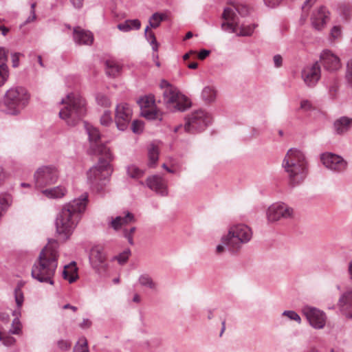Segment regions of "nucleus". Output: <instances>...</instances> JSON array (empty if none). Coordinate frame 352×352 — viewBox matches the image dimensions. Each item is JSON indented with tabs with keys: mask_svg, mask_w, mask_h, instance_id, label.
<instances>
[{
	"mask_svg": "<svg viewBox=\"0 0 352 352\" xmlns=\"http://www.w3.org/2000/svg\"><path fill=\"white\" fill-rule=\"evenodd\" d=\"M162 20L163 15L160 14L159 13L153 14L149 19V27L153 28H157L160 25V23L162 21Z\"/></svg>",
	"mask_w": 352,
	"mask_h": 352,
	"instance_id": "41",
	"label": "nucleus"
},
{
	"mask_svg": "<svg viewBox=\"0 0 352 352\" xmlns=\"http://www.w3.org/2000/svg\"><path fill=\"white\" fill-rule=\"evenodd\" d=\"M148 166L154 167L159 158L158 148L153 144L149 146L148 150Z\"/></svg>",
	"mask_w": 352,
	"mask_h": 352,
	"instance_id": "32",
	"label": "nucleus"
},
{
	"mask_svg": "<svg viewBox=\"0 0 352 352\" xmlns=\"http://www.w3.org/2000/svg\"><path fill=\"white\" fill-rule=\"evenodd\" d=\"M321 76L320 65L316 62L311 65H307L302 71V78L305 84L309 87H314L318 82Z\"/></svg>",
	"mask_w": 352,
	"mask_h": 352,
	"instance_id": "19",
	"label": "nucleus"
},
{
	"mask_svg": "<svg viewBox=\"0 0 352 352\" xmlns=\"http://www.w3.org/2000/svg\"><path fill=\"white\" fill-rule=\"evenodd\" d=\"M41 193L49 199H60L66 195L67 190L64 186H58L43 190Z\"/></svg>",
	"mask_w": 352,
	"mask_h": 352,
	"instance_id": "27",
	"label": "nucleus"
},
{
	"mask_svg": "<svg viewBox=\"0 0 352 352\" xmlns=\"http://www.w3.org/2000/svg\"><path fill=\"white\" fill-rule=\"evenodd\" d=\"M329 20V12L324 6L320 7L311 16L312 25L318 30H321Z\"/></svg>",
	"mask_w": 352,
	"mask_h": 352,
	"instance_id": "21",
	"label": "nucleus"
},
{
	"mask_svg": "<svg viewBox=\"0 0 352 352\" xmlns=\"http://www.w3.org/2000/svg\"><path fill=\"white\" fill-rule=\"evenodd\" d=\"M63 277L64 279L67 280L69 283H72L76 281L78 278L76 262L72 261L69 265L64 267Z\"/></svg>",
	"mask_w": 352,
	"mask_h": 352,
	"instance_id": "28",
	"label": "nucleus"
},
{
	"mask_svg": "<svg viewBox=\"0 0 352 352\" xmlns=\"http://www.w3.org/2000/svg\"><path fill=\"white\" fill-rule=\"evenodd\" d=\"M96 101L98 105L103 107H109L111 105V101L109 98L102 94H98L96 96Z\"/></svg>",
	"mask_w": 352,
	"mask_h": 352,
	"instance_id": "43",
	"label": "nucleus"
},
{
	"mask_svg": "<svg viewBox=\"0 0 352 352\" xmlns=\"http://www.w3.org/2000/svg\"><path fill=\"white\" fill-rule=\"evenodd\" d=\"M236 13L245 16L249 13V8L246 6L239 5L234 8H226L222 14L226 21L221 24L223 30L230 32H236L239 26V19Z\"/></svg>",
	"mask_w": 352,
	"mask_h": 352,
	"instance_id": "10",
	"label": "nucleus"
},
{
	"mask_svg": "<svg viewBox=\"0 0 352 352\" xmlns=\"http://www.w3.org/2000/svg\"><path fill=\"white\" fill-rule=\"evenodd\" d=\"M74 352H89L87 342L85 339H82L74 348Z\"/></svg>",
	"mask_w": 352,
	"mask_h": 352,
	"instance_id": "45",
	"label": "nucleus"
},
{
	"mask_svg": "<svg viewBox=\"0 0 352 352\" xmlns=\"http://www.w3.org/2000/svg\"><path fill=\"white\" fill-rule=\"evenodd\" d=\"M136 228L135 227H132L130 230H124V236L128 240V242L130 245H133V234L135 232Z\"/></svg>",
	"mask_w": 352,
	"mask_h": 352,
	"instance_id": "49",
	"label": "nucleus"
},
{
	"mask_svg": "<svg viewBox=\"0 0 352 352\" xmlns=\"http://www.w3.org/2000/svg\"><path fill=\"white\" fill-rule=\"evenodd\" d=\"M100 123L103 126H109L112 123V118L110 111L106 110L104 111L100 118Z\"/></svg>",
	"mask_w": 352,
	"mask_h": 352,
	"instance_id": "46",
	"label": "nucleus"
},
{
	"mask_svg": "<svg viewBox=\"0 0 352 352\" xmlns=\"http://www.w3.org/2000/svg\"><path fill=\"white\" fill-rule=\"evenodd\" d=\"M23 286V284L22 283H19L16 287L14 289L15 302L19 308L22 307L24 300L23 293L21 290Z\"/></svg>",
	"mask_w": 352,
	"mask_h": 352,
	"instance_id": "35",
	"label": "nucleus"
},
{
	"mask_svg": "<svg viewBox=\"0 0 352 352\" xmlns=\"http://www.w3.org/2000/svg\"><path fill=\"white\" fill-rule=\"evenodd\" d=\"M283 316L287 317L292 320L297 322L298 324L301 322V318L300 316L294 311L285 310L282 314Z\"/></svg>",
	"mask_w": 352,
	"mask_h": 352,
	"instance_id": "44",
	"label": "nucleus"
},
{
	"mask_svg": "<svg viewBox=\"0 0 352 352\" xmlns=\"http://www.w3.org/2000/svg\"><path fill=\"white\" fill-rule=\"evenodd\" d=\"M131 254L130 250H126L119 255L116 257V259L118 261V263L121 265L124 264L127 260L129 259V255Z\"/></svg>",
	"mask_w": 352,
	"mask_h": 352,
	"instance_id": "47",
	"label": "nucleus"
},
{
	"mask_svg": "<svg viewBox=\"0 0 352 352\" xmlns=\"http://www.w3.org/2000/svg\"><path fill=\"white\" fill-rule=\"evenodd\" d=\"M73 37L75 43L78 45H90L94 41L93 34L79 27L74 29Z\"/></svg>",
	"mask_w": 352,
	"mask_h": 352,
	"instance_id": "23",
	"label": "nucleus"
},
{
	"mask_svg": "<svg viewBox=\"0 0 352 352\" xmlns=\"http://www.w3.org/2000/svg\"><path fill=\"white\" fill-rule=\"evenodd\" d=\"M21 323L19 318H14L12 322V327L10 330L11 334L19 335L21 333Z\"/></svg>",
	"mask_w": 352,
	"mask_h": 352,
	"instance_id": "42",
	"label": "nucleus"
},
{
	"mask_svg": "<svg viewBox=\"0 0 352 352\" xmlns=\"http://www.w3.org/2000/svg\"><path fill=\"white\" fill-rule=\"evenodd\" d=\"M316 0H306L302 6V10H305L306 8L309 9L316 2Z\"/></svg>",
	"mask_w": 352,
	"mask_h": 352,
	"instance_id": "63",
	"label": "nucleus"
},
{
	"mask_svg": "<svg viewBox=\"0 0 352 352\" xmlns=\"http://www.w3.org/2000/svg\"><path fill=\"white\" fill-rule=\"evenodd\" d=\"M338 83L336 80H334L333 84L329 87V91L331 96L332 98H335L336 95V92L338 90Z\"/></svg>",
	"mask_w": 352,
	"mask_h": 352,
	"instance_id": "53",
	"label": "nucleus"
},
{
	"mask_svg": "<svg viewBox=\"0 0 352 352\" xmlns=\"http://www.w3.org/2000/svg\"><path fill=\"white\" fill-rule=\"evenodd\" d=\"M12 203V197L10 194L2 193L0 195V210L6 211Z\"/></svg>",
	"mask_w": 352,
	"mask_h": 352,
	"instance_id": "38",
	"label": "nucleus"
},
{
	"mask_svg": "<svg viewBox=\"0 0 352 352\" xmlns=\"http://www.w3.org/2000/svg\"><path fill=\"white\" fill-rule=\"evenodd\" d=\"M338 306L346 317L352 318V288L340 296Z\"/></svg>",
	"mask_w": 352,
	"mask_h": 352,
	"instance_id": "22",
	"label": "nucleus"
},
{
	"mask_svg": "<svg viewBox=\"0 0 352 352\" xmlns=\"http://www.w3.org/2000/svg\"><path fill=\"white\" fill-rule=\"evenodd\" d=\"M131 129L135 133H141L143 130V122L138 120H133L131 124Z\"/></svg>",
	"mask_w": 352,
	"mask_h": 352,
	"instance_id": "48",
	"label": "nucleus"
},
{
	"mask_svg": "<svg viewBox=\"0 0 352 352\" xmlns=\"http://www.w3.org/2000/svg\"><path fill=\"white\" fill-rule=\"evenodd\" d=\"M140 27L141 22L138 19H127L117 25L118 29L124 32H127L132 30H139Z\"/></svg>",
	"mask_w": 352,
	"mask_h": 352,
	"instance_id": "29",
	"label": "nucleus"
},
{
	"mask_svg": "<svg viewBox=\"0 0 352 352\" xmlns=\"http://www.w3.org/2000/svg\"><path fill=\"white\" fill-rule=\"evenodd\" d=\"M331 35L333 38H338L341 35V30L338 26H334L331 31Z\"/></svg>",
	"mask_w": 352,
	"mask_h": 352,
	"instance_id": "56",
	"label": "nucleus"
},
{
	"mask_svg": "<svg viewBox=\"0 0 352 352\" xmlns=\"http://www.w3.org/2000/svg\"><path fill=\"white\" fill-rule=\"evenodd\" d=\"M88 202V194L85 192L79 197L74 199L64 205L56 219V232L64 240L68 239L72 234L84 212Z\"/></svg>",
	"mask_w": 352,
	"mask_h": 352,
	"instance_id": "1",
	"label": "nucleus"
},
{
	"mask_svg": "<svg viewBox=\"0 0 352 352\" xmlns=\"http://www.w3.org/2000/svg\"><path fill=\"white\" fill-rule=\"evenodd\" d=\"M255 27V25H245L239 24L236 33L240 36H250L254 32Z\"/></svg>",
	"mask_w": 352,
	"mask_h": 352,
	"instance_id": "37",
	"label": "nucleus"
},
{
	"mask_svg": "<svg viewBox=\"0 0 352 352\" xmlns=\"http://www.w3.org/2000/svg\"><path fill=\"white\" fill-rule=\"evenodd\" d=\"M135 221L134 216L132 213L127 212L124 217L118 216L112 218L110 226L116 230H119L122 226L127 224Z\"/></svg>",
	"mask_w": 352,
	"mask_h": 352,
	"instance_id": "26",
	"label": "nucleus"
},
{
	"mask_svg": "<svg viewBox=\"0 0 352 352\" xmlns=\"http://www.w3.org/2000/svg\"><path fill=\"white\" fill-rule=\"evenodd\" d=\"M210 52L209 50H202L199 52V53L198 54V58L200 60H204L210 54Z\"/></svg>",
	"mask_w": 352,
	"mask_h": 352,
	"instance_id": "61",
	"label": "nucleus"
},
{
	"mask_svg": "<svg viewBox=\"0 0 352 352\" xmlns=\"http://www.w3.org/2000/svg\"><path fill=\"white\" fill-rule=\"evenodd\" d=\"M8 51L3 47H0V87L3 86L9 77Z\"/></svg>",
	"mask_w": 352,
	"mask_h": 352,
	"instance_id": "25",
	"label": "nucleus"
},
{
	"mask_svg": "<svg viewBox=\"0 0 352 352\" xmlns=\"http://www.w3.org/2000/svg\"><path fill=\"white\" fill-rule=\"evenodd\" d=\"M149 26H147L144 30V35L146 40L151 43L157 41L155 36L153 32H148Z\"/></svg>",
	"mask_w": 352,
	"mask_h": 352,
	"instance_id": "51",
	"label": "nucleus"
},
{
	"mask_svg": "<svg viewBox=\"0 0 352 352\" xmlns=\"http://www.w3.org/2000/svg\"><path fill=\"white\" fill-rule=\"evenodd\" d=\"M91 322L87 318L83 319L82 322L80 324V327L82 329L89 328V327H91Z\"/></svg>",
	"mask_w": 352,
	"mask_h": 352,
	"instance_id": "62",
	"label": "nucleus"
},
{
	"mask_svg": "<svg viewBox=\"0 0 352 352\" xmlns=\"http://www.w3.org/2000/svg\"><path fill=\"white\" fill-rule=\"evenodd\" d=\"M111 159L102 156L96 165L92 166L87 172V179L91 187L97 192L102 190L108 184L109 178L113 173L110 165Z\"/></svg>",
	"mask_w": 352,
	"mask_h": 352,
	"instance_id": "7",
	"label": "nucleus"
},
{
	"mask_svg": "<svg viewBox=\"0 0 352 352\" xmlns=\"http://www.w3.org/2000/svg\"><path fill=\"white\" fill-rule=\"evenodd\" d=\"M87 132L90 141V149L92 153L111 159V153L109 148L100 142V133L98 129L92 126H87Z\"/></svg>",
	"mask_w": 352,
	"mask_h": 352,
	"instance_id": "13",
	"label": "nucleus"
},
{
	"mask_svg": "<svg viewBox=\"0 0 352 352\" xmlns=\"http://www.w3.org/2000/svg\"><path fill=\"white\" fill-rule=\"evenodd\" d=\"M70 1L75 8L80 9L83 6L84 0H70Z\"/></svg>",
	"mask_w": 352,
	"mask_h": 352,
	"instance_id": "60",
	"label": "nucleus"
},
{
	"mask_svg": "<svg viewBox=\"0 0 352 352\" xmlns=\"http://www.w3.org/2000/svg\"><path fill=\"white\" fill-rule=\"evenodd\" d=\"M3 343L6 346H12L16 342L15 338L11 336H6L3 339Z\"/></svg>",
	"mask_w": 352,
	"mask_h": 352,
	"instance_id": "57",
	"label": "nucleus"
},
{
	"mask_svg": "<svg viewBox=\"0 0 352 352\" xmlns=\"http://www.w3.org/2000/svg\"><path fill=\"white\" fill-rule=\"evenodd\" d=\"M273 61L276 67H280L282 65L283 58L280 54H276L274 56Z\"/></svg>",
	"mask_w": 352,
	"mask_h": 352,
	"instance_id": "58",
	"label": "nucleus"
},
{
	"mask_svg": "<svg viewBox=\"0 0 352 352\" xmlns=\"http://www.w3.org/2000/svg\"><path fill=\"white\" fill-rule=\"evenodd\" d=\"M227 248V246L226 245H224L222 242L221 244H219L217 248H216V252L217 254H221L222 252H223L225 248Z\"/></svg>",
	"mask_w": 352,
	"mask_h": 352,
	"instance_id": "64",
	"label": "nucleus"
},
{
	"mask_svg": "<svg viewBox=\"0 0 352 352\" xmlns=\"http://www.w3.org/2000/svg\"><path fill=\"white\" fill-rule=\"evenodd\" d=\"M138 282L141 286L149 288L152 290L157 289V283L153 280L151 276L147 274H143L140 276Z\"/></svg>",
	"mask_w": 352,
	"mask_h": 352,
	"instance_id": "30",
	"label": "nucleus"
},
{
	"mask_svg": "<svg viewBox=\"0 0 352 352\" xmlns=\"http://www.w3.org/2000/svg\"><path fill=\"white\" fill-rule=\"evenodd\" d=\"M30 94L23 87H16L8 89L4 96V111L7 114L16 116L28 105Z\"/></svg>",
	"mask_w": 352,
	"mask_h": 352,
	"instance_id": "6",
	"label": "nucleus"
},
{
	"mask_svg": "<svg viewBox=\"0 0 352 352\" xmlns=\"http://www.w3.org/2000/svg\"><path fill=\"white\" fill-rule=\"evenodd\" d=\"M265 4L269 8H274L278 6L282 0H263Z\"/></svg>",
	"mask_w": 352,
	"mask_h": 352,
	"instance_id": "59",
	"label": "nucleus"
},
{
	"mask_svg": "<svg viewBox=\"0 0 352 352\" xmlns=\"http://www.w3.org/2000/svg\"><path fill=\"white\" fill-rule=\"evenodd\" d=\"M302 312L314 329H320L325 326L327 316L324 311L316 307L305 306L302 309Z\"/></svg>",
	"mask_w": 352,
	"mask_h": 352,
	"instance_id": "16",
	"label": "nucleus"
},
{
	"mask_svg": "<svg viewBox=\"0 0 352 352\" xmlns=\"http://www.w3.org/2000/svg\"><path fill=\"white\" fill-rule=\"evenodd\" d=\"M312 108L311 103L307 100H303L300 102V109L304 111L311 110Z\"/></svg>",
	"mask_w": 352,
	"mask_h": 352,
	"instance_id": "55",
	"label": "nucleus"
},
{
	"mask_svg": "<svg viewBox=\"0 0 352 352\" xmlns=\"http://www.w3.org/2000/svg\"><path fill=\"white\" fill-rule=\"evenodd\" d=\"M252 236L251 229L244 224L231 227L228 233L221 238L222 243L229 251L235 252L239 250L243 244L250 241Z\"/></svg>",
	"mask_w": 352,
	"mask_h": 352,
	"instance_id": "8",
	"label": "nucleus"
},
{
	"mask_svg": "<svg viewBox=\"0 0 352 352\" xmlns=\"http://www.w3.org/2000/svg\"><path fill=\"white\" fill-rule=\"evenodd\" d=\"M127 174L131 178L138 179L143 177L144 171L135 165H130L127 167Z\"/></svg>",
	"mask_w": 352,
	"mask_h": 352,
	"instance_id": "36",
	"label": "nucleus"
},
{
	"mask_svg": "<svg viewBox=\"0 0 352 352\" xmlns=\"http://www.w3.org/2000/svg\"><path fill=\"white\" fill-rule=\"evenodd\" d=\"M342 13L345 18H348L352 14V7L349 5H344L342 7Z\"/></svg>",
	"mask_w": 352,
	"mask_h": 352,
	"instance_id": "54",
	"label": "nucleus"
},
{
	"mask_svg": "<svg viewBox=\"0 0 352 352\" xmlns=\"http://www.w3.org/2000/svg\"><path fill=\"white\" fill-rule=\"evenodd\" d=\"M320 160L327 169L338 173L345 171L348 166L347 162L342 157L332 153H322Z\"/></svg>",
	"mask_w": 352,
	"mask_h": 352,
	"instance_id": "14",
	"label": "nucleus"
},
{
	"mask_svg": "<svg viewBox=\"0 0 352 352\" xmlns=\"http://www.w3.org/2000/svg\"><path fill=\"white\" fill-rule=\"evenodd\" d=\"M146 185L152 190L162 196L168 195V190L166 181L160 175H155L146 179Z\"/></svg>",
	"mask_w": 352,
	"mask_h": 352,
	"instance_id": "20",
	"label": "nucleus"
},
{
	"mask_svg": "<svg viewBox=\"0 0 352 352\" xmlns=\"http://www.w3.org/2000/svg\"><path fill=\"white\" fill-rule=\"evenodd\" d=\"M320 60L324 69L329 72H336L341 68L340 58L329 50H324L321 52Z\"/></svg>",
	"mask_w": 352,
	"mask_h": 352,
	"instance_id": "18",
	"label": "nucleus"
},
{
	"mask_svg": "<svg viewBox=\"0 0 352 352\" xmlns=\"http://www.w3.org/2000/svg\"><path fill=\"white\" fill-rule=\"evenodd\" d=\"M283 167L288 175L290 184L294 186L301 183L308 174L305 155L296 148H290L287 151L283 161Z\"/></svg>",
	"mask_w": 352,
	"mask_h": 352,
	"instance_id": "3",
	"label": "nucleus"
},
{
	"mask_svg": "<svg viewBox=\"0 0 352 352\" xmlns=\"http://www.w3.org/2000/svg\"><path fill=\"white\" fill-rule=\"evenodd\" d=\"M133 116V109L131 107L125 102L118 104L116 107L115 122L118 129L120 131L126 130Z\"/></svg>",
	"mask_w": 352,
	"mask_h": 352,
	"instance_id": "15",
	"label": "nucleus"
},
{
	"mask_svg": "<svg viewBox=\"0 0 352 352\" xmlns=\"http://www.w3.org/2000/svg\"><path fill=\"white\" fill-rule=\"evenodd\" d=\"M345 80L348 86L352 88V58L349 60L346 63Z\"/></svg>",
	"mask_w": 352,
	"mask_h": 352,
	"instance_id": "40",
	"label": "nucleus"
},
{
	"mask_svg": "<svg viewBox=\"0 0 352 352\" xmlns=\"http://www.w3.org/2000/svg\"><path fill=\"white\" fill-rule=\"evenodd\" d=\"M106 74L111 77L117 76L121 69V67L113 61H106Z\"/></svg>",
	"mask_w": 352,
	"mask_h": 352,
	"instance_id": "34",
	"label": "nucleus"
},
{
	"mask_svg": "<svg viewBox=\"0 0 352 352\" xmlns=\"http://www.w3.org/2000/svg\"><path fill=\"white\" fill-rule=\"evenodd\" d=\"M266 215L268 222L274 223L292 218L294 209L283 202L274 203L268 208Z\"/></svg>",
	"mask_w": 352,
	"mask_h": 352,
	"instance_id": "12",
	"label": "nucleus"
},
{
	"mask_svg": "<svg viewBox=\"0 0 352 352\" xmlns=\"http://www.w3.org/2000/svg\"><path fill=\"white\" fill-rule=\"evenodd\" d=\"M160 87L162 89L163 102L171 111H185L191 106L189 99L166 80H162Z\"/></svg>",
	"mask_w": 352,
	"mask_h": 352,
	"instance_id": "5",
	"label": "nucleus"
},
{
	"mask_svg": "<svg viewBox=\"0 0 352 352\" xmlns=\"http://www.w3.org/2000/svg\"><path fill=\"white\" fill-rule=\"evenodd\" d=\"M56 241H50L39 253L32 268V276L40 283L54 285L59 253Z\"/></svg>",
	"mask_w": 352,
	"mask_h": 352,
	"instance_id": "2",
	"label": "nucleus"
},
{
	"mask_svg": "<svg viewBox=\"0 0 352 352\" xmlns=\"http://www.w3.org/2000/svg\"><path fill=\"white\" fill-rule=\"evenodd\" d=\"M89 262L92 267L99 274H103L107 267L106 256L100 246H94L89 253Z\"/></svg>",
	"mask_w": 352,
	"mask_h": 352,
	"instance_id": "17",
	"label": "nucleus"
},
{
	"mask_svg": "<svg viewBox=\"0 0 352 352\" xmlns=\"http://www.w3.org/2000/svg\"><path fill=\"white\" fill-rule=\"evenodd\" d=\"M60 104H64V107L59 111V117L68 126L76 125L87 113L85 100L79 94H67L65 98L61 100Z\"/></svg>",
	"mask_w": 352,
	"mask_h": 352,
	"instance_id": "4",
	"label": "nucleus"
},
{
	"mask_svg": "<svg viewBox=\"0 0 352 352\" xmlns=\"http://www.w3.org/2000/svg\"><path fill=\"white\" fill-rule=\"evenodd\" d=\"M57 346L61 351H67L71 347V343L68 340L61 339L57 342Z\"/></svg>",
	"mask_w": 352,
	"mask_h": 352,
	"instance_id": "50",
	"label": "nucleus"
},
{
	"mask_svg": "<svg viewBox=\"0 0 352 352\" xmlns=\"http://www.w3.org/2000/svg\"><path fill=\"white\" fill-rule=\"evenodd\" d=\"M58 177V170L54 166H41L36 170L34 175L35 187L41 188L53 184L57 181Z\"/></svg>",
	"mask_w": 352,
	"mask_h": 352,
	"instance_id": "11",
	"label": "nucleus"
},
{
	"mask_svg": "<svg viewBox=\"0 0 352 352\" xmlns=\"http://www.w3.org/2000/svg\"><path fill=\"white\" fill-rule=\"evenodd\" d=\"M138 102L141 110L144 109V108L148 109L155 102L154 97L153 96H146L140 98Z\"/></svg>",
	"mask_w": 352,
	"mask_h": 352,
	"instance_id": "39",
	"label": "nucleus"
},
{
	"mask_svg": "<svg viewBox=\"0 0 352 352\" xmlns=\"http://www.w3.org/2000/svg\"><path fill=\"white\" fill-rule=\"evenodd\" d=\"M210 122L211 118L208 113L203 110H197L192 112L185 118L184 126L182 124H179L175 128L174 131L175 132H178L181 129L184 128L186 132L195 133L205 130Z\"/></svg>",
	"mask_w": 352,
	"mask_h": 352,
	"instance_id": "9",
	"label": "nucleus"
},
{
	"mask_svg": "<svg viewBox=\"0 0 352 352\" xmlns=\"http://www.w3.org/2000/svg\"><path fill=\"white\" fill-rule=\"evenodd\" d=\"M203 100L206 102H212L216 98V91L212 87H205L201 93Z\"/></svg>",
	"mask_w": 352,
	"mask_h": 352,
	"instance_id": "33",
	"label": "nucleus"
},
{
	"mask_svg": "<svg viewBox=\"0 0 352 352\" xmlns=\"http://www.w3.org/2000/svg\"><path fill=\"white\" fill-rule=\"evenodd\" d=\"M352 126V118L342 116L336 120L333 124V129L337 135H344L347 133Z\"/></svg>",
	"mask_w": 352,
	"mask_h": 352,
	"instance_id": "24",
	"label": "nucleus"
},
{
	"mask_svg": "<svg viewBox=\"0 0 352 352\" xmlns=\"http://www.w3.org/2000/svg\"><path fill=\"white\" fill-rule=\"evenodd\" d=\"M141 115L148 120H162V113L156 109L144 108V109L141 110Z\"/></svg>",
	"mask_w": 352,
	"mask_h": 352,
	"instance_id": "31",
	"label": "nucleus"
},
{
	"mask_svg": "<svg viewBox=\"0 0 352 352\" xmlns=\"http://www.w3.org/2000/svg\"><path fill=\"white\" fill-rule=\"evenodd\" d=\"M21 55L22 54L19 52L12 54L11 58L13 67H17L19 65V56Z\"/></svg>",
	"mask_w": 352,
	"mask_h": 352,
	"instance_id": "52",
	"label": "nucleus"
}]
</instances>
